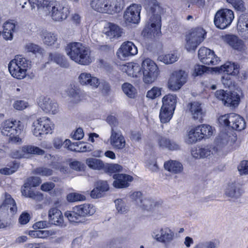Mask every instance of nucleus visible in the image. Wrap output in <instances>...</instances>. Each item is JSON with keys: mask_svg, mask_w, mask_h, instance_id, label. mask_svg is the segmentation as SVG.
Returning <instances> with one entry per match:
<instances>
[{"mask_svg": "<svg viewBox=\"0 0 248 248\" xmlns=\"http://www.w3.org/2000/svg\"><path fill=\"white\" fill-rule=\"evenodd\" d=\"M66 51L70 58L79 64L88 65L93 61L90 49L82 43H70L67 46Z\"/></svg>", "mask_w": 248, "mask_h": 248, "instance_id": "f257e3e1", "label": "nucleus"}, {"mask_svg": "<svg viewBox=\"0 0 248 248\" xmlns=\"http://www.w3.org/2000/svg\"><path fill=\"white\" fill-rule=\"evenodd\" d=\"M90 5L98 12L113 15L122 11L124 0H91Z\"/></svg>", "mask_w": 248, "mask_h": 248, "instance_id": "f03ea898", "label": "nucleus"}, {"mask_svg": "<svg viewBox=\"0 0 248 248\" xmlns=\"http://www.w3.org/2000/svg\"><path fill=\"white\" fill-rule=\"evenodd\" d=\"M2 135L9 137V141L14 143H21L22 139L19 136L21 133L23 125L20 121L7 120L0 126Z\"/></svg>", "mask_w": 248, "mask_h": 248, "instance_id": "7ed1b4c3", "label": "nucleus"}, {"mask_svg": "<svg viewBox=\"0 0 248 248\" xmlns=\"http://www.w3.org/2000/svg\"><path fill=\"white\" fill-rule=\"evenodd\" d=\"M31 62L21 55H17L8 64L10 73L15 78L21 79L26 76V73Z\"/></svg>", "mask_w": 248, "mask_h": 248, "instance_id": "20e7f679", "label": "nucleus"}, {"mask_svg": "<svg viewBox=\"0 0 248 248\" xmlns=\"http://www.w3.org/2000/svg\"><path fill=\"white\" fill-rule=\"evenodd\" d=\"M44 11L48 12L52 19L56 21H62L69 15L68 9L63 3L56 1H46Z\"/></svg>", "mask_w": 248, "mask_h": 248, "instance_id": "39448f33", "label": "nucleus"}, {"mask_svg": "<svg viewBox=\"0 0 248 248\" xmlns=\"http://www.w3.org/2000/svg\"><path fill=\"white\" fill-rule=\"evenodd\" d=\"M143 81L146 84L154 82L159 75V70L155 62L150 59L147 58L141 63Z\"/></svg>", "mask_w": 248, "mask_h": 248, "instance_id": "423d86ee", "label": "nucleus"}, {"mask_svg": "<svg viewBox=\"0 0 248 248\" xmlns=\"http://www.w3.org/2000/svg\"><path fill=\"white\" fill-rule=\"evenodd\" d=\"M54 124L50 119L46 117L40 118L34 121L31 125V131L36 137H42L43 135L52 134Z\"/></svg>", "mask_w": 248, "mask_h": 248, "instance_id": "0eeeda50", "label": "nucleus"}, {"mask_svg": "<svg viewBox=\"0 0 248 248\" xmlns=\"http://www.w3.org/2000/svg\"><path fill=\"white\" fill-rule=\"evenodd\" d=\"M206 32L202 28L193 29L186 36L185 47L188 51H195L197 46L204 40Z\"/></svg>", "mask_w": 248, "mask_h": 248, "instance_id": "6e6552de", "label": "nucleus"}, {"mask_svg": "<svg viewBox=\"0 0 248 248\" xmlns=\"http://www.w3.org/2000/svg\"><path fill=\"white\" fill-rule=\"evenodd\" d=\"M234 18L233 12L229 9L218 10L214 16V22L217 28L225 29L230 26Z\"/></svg>", "mask_w": 248, "mask_h": 248, "instance_id": "1a4fd4ad", "label": "nucleus"}, {"mask_svg": "<svg viewBox=\"0 0 248 248\" xmlns=\"http://www.w3.org/2000/svg\"><path fill=\"white\" fill-rule=\"evenodd\" d=\"M215 96L227 107H237L240 100L239 94L234 92L230 93L222 90H218L216 91Z\"/></svg>", "mask_w": 248, "mask_h": 248, "instance_id": "9d476101", "label": "nucleus"}, {"mask_svg": "<svg viewBox=\"0 0 248 248\" xmlns=\"http://www.w3.org/2000/svg\"><path fill=\"white\" fill-rule=\"evenodd\" d=\"M152 235L157 242L168 245L173 241L174 233L170 228L164 227L155 230Z\"/></svg>", "mask_w": 248, "mask_h": 248, "instance_id": "9b49d317", "label": "nucleus"}, {"mask_svg": "<svg viewBox=\"0 0 248 248\" xmlns=\"http://www.w3.org/2000/svg\"><path fill=\"white\" fill-rule=\"evenodd\" d=\"M187 74L183 70L173 72L168 81V87L172 91H177L186 82Z\"/></svg>", "mask_w": 248, "mask_h": 248, "instance_id": "f8f14e48", "label": "nucleus"}, {"mask_svg": "<svg viewBox=\"0 0 248 248\" xmlns=\"http://www.w3.org/2000/svg\"><path fill=\"white\" fill-rule=\"evenodd\" d=\"M45 151L38 147L31 145H26L22 147L20 150L12 152V156L16 158H29L31 155H43Z\"/></svg>", "mask_w": 248, "mask_h": 248, "instance_id": "ddd939ff", "label": "nucleus"}, {"mask_svg": "<svg viewBox=\"0 0 248 248\" xmlns=\"http://www.w3.org/2000/svg\"><path fill=\"white\" fill-rule=\"evenodd\" d=\"M137 53V46L130 41L124 42L117 52L118 58L122 60H125L129 57L134 56Z\"/></svg>", "mask_w": 248, "mask_h": 248, "instance_id": "4468645a", "label": "nucleus"}, {"mask_svg": "<svg viewBox=\"0 0 248 248\" xmlns=\"http://www.w3.org/2000/svg\"><path fill=\"white\" fill-rule=\"evenodd\" d=\"M38 103L40 108L46 113L55 114L59 111L57 103L49 97H41L39 99Z\"/></svg>", "mask_w": 248, "mask_h": 248, "instance_id": "2eb2a0df", "label": "nucleus"}, {"mask_svg": "<svg viewBox=\"0 0 248 248\" xmlns=\"http://www.w3.org/2000/svg\"><path fill=\"white\" fill-rule=\"evenodd\" d=\"M109 140L110 145L115 149L122 150L125 147V138L120 130L111 129Z\"/></svg>", "mask_w": 248, "mask_h": 248, "instance_id": "dca6fc26", "label": "nucleus"}, {"mask_svg": "<svg viewBox=\"0 0 248 248\" xmlns=\"http://www.w3.org/2000/svg\"><path fill=\"white\" fill-rule=\"evenodd\" d=\"M141 7L134 4L129 6L124 12V18L126 22L138 23L140 19Z\"/></svg>", "mask_w": 248, "mask_h": 248, "instance_id": "f3484780", "label": "nucleus"}, {"mask_svg": "<svg viewBox=\"0 0 248 248\" xmlns=\"http://www.w3.org/2000/svg\"><path fill=\"white\" fill-rule=\"evenodd\" d=\"M161 27V16L160 15L153 14L147 22L146 29L148 33L158 35L160 32Z\"/></svg>", "mask_w": 248, "mask_h": 248, "instance_id": "a211bd4d", "label": "nucleus"}, {"mask_svg": "<svg viewBox=\"0 0 248 248\" xmlns=\"http://www.w3.org/2000/svg\"><path fill=\"white\" fill-rule=\"evenodd\" d=\"M103 33L106 37L111 41L121 37L123 33V30L117 25L108 23L104 27Z\"/></svg>", "mask_w": 248, "mask_h": 248, "instance_id": "6ab92c4d", "label": "nucleus"}, {"mask_svg": "<svg viewBox=\"0 0 248 248\" xmlns=\"http://www.w3.org/2000/svg\"><path fill=\"white\" fill-rule=\"evenodd\" d=\"M78 80L81 85L91 87L93 89H96L100 85L99 79L89 73H81L78 76Z\"/></svg>", "mask_w": 248, "mask_h": 248, "instance_id": "aec40b11", "label": "nucleus"}, {"mask_svg": "<svg viewBox=\"0 0 248 248\" xmlns=\"http://www.w3.org/2000/svg\"><path fill=\"white\" fill-rule=\"evenodd\" d=\"M114 181L113 186L117 188H125L129 186V183L132 181L133 177L128 174L116 173L113 175Z\"/></svg>", "mask_w": 248, "mask_h": 248, "instance_id": "412c9836", "label": "nucleus"}, {"mask_svg": "<svg viewBox=\"0 0 248 248\" xmlns=\"http://www.w3.org/2000/svg\"><path fill=\"white\" fill-rule=\"evenodd\" d=\"M48 217L51 224L56 226L64 225L63 217L62 212L56 208H52L48 211Z\"/></svg>", "mask_w": 248, "mask_h": 248, "instance_id": "4be33fe9", "label": "nucleus"}, {"mask_svg": "<svg viewBox=\"0 0 248 248\" xmlns=\"http://www.w3.org/2000/svg\"><path fill=\"white\" fill-rule=\"evenodd\" d=\"M224 40L233 49L239 51L245 50L246 46L243 41L239 39L236 36L226 35L223 36Z\"/></svg>", "mask_w": 248, "mask_h": 248, "instance_id": "5701e85b", "label": "nucleus"}, {"mask_svg": "<svg viewBox=\"0 0 248 248\" xmlns=\"http://www.w3.org/2000/svg\"><path fill=\"white\" fill-rule=\"evenodd\" d=\"M16 25L14 22L7 21L3 25V31H0L3 39L6 40H12L13 39V33L16 31Z\"/></svg>", "mask_w": 248, "mask_h": 248, "instance_id": "b1692460", "label": "nucleus"}, {"mask_svg": "<svg viewBox=\"0 0 248 248\" xmlns=\"http://www.w3.org/2000/svg\"><path fill=\"white\" fill-rule=\"evenodd\" d=\"M190 112L195 120L201 121L204 115L202 104L199 102H193L188 104Z\"/></svg>", "mask_w": 248, "mask_h": 248, "instance_id": "393cba45", "label": "nucleus"}, {"mask_svg": "<svg viewBox=\"0 0 248 248\" xmlns=\"http://www.w3.org/2000/svg\"><path fill=\"white\" fill-rule=\"evenodd\" d=\"M123 70L130 77L138 78L141 75V66L137 63H128L123 66Z\"/></svg>", "mask_w": 248, "mask_h": 248, "instance_id": "a878e982", "label": "nucleus"}, {"mask_svg": "<svg viewBox=\"0 0 248 248\" xmlns=\"http://www.w3.org/2000/svg\"><path fill=\"white\" fill-rule=\"evenodd\" d=\"M225 193L227 197L237 199L242 196L243 191L238 184L232 183L228 186Z\"/></svg>", "mask_w": 248, "mask_h": 248, "instance_id": "bb28decb", "label": "nucleus"}, {"mask_svg": "<svg viewBox=\"0 0 248 248\" xmlns=\"http://www.w3.org/2000/svg\"><path fill=\"white\" fill-rule=\"evenodd\" d=\"M239 66L237 64L231 62H227L220 67L215 68L218 69L219 72H223L227 75H236L239 73Z\"/></svg>", "mask_w": 248, "mask_h": 248, "instance_id": "cd10ccee", "label": "nucleus"}, {"mask_svg": "<svg viewBox=\"0 0 248 248\" xmlns=\"http://www.w3.org/2000/svg\"><path fill=\"white\" fill-rule=\"evenodd\" d=\"M231 127L235 130L241 131L243 130L246 126V123L244 119L235 113H231Z\"/></svg>", "mask_w": 248, "mask_h": 248, "instance_id": "c85d7f7f", "label": "nucleus"}, {"mask_svg": "<svg viewBox=\"0 0 248 248\" xmlns=\"http://www.w3.org/2000/svg\"><path fill=\"white\" fill-rule=\"evenodd\" d=\"M39 35L41 36L43 43L48 46L53 45L57 41V35L52 32L48 31L46 30H42Z\"/></svg>", "mask_w": 248, "mask_h": 248, "instance_id": "c756f323", "label": "nucleus"}, {"mask_svg": "<svg viewBox=\"0 0 248 248\" xmlns=\"http://www.w3.org/2000/svg\"><path fill=\"white\" fill-rule=\"evenodd\" d=\"M1 207L5 209H10V213L14 215L17 211V207L14 200L9 194L6 193L5 199L1 205Z\"/></svg>", "mask_w": 248, "mask_h": 248, "instance_id": "7c9ffc66", "label": "nucleus"}, {"mask_svg": "<svg viewBox=\"0 0 248 248\" xmlns=\"http://www.w3.org/2000/svg\"><path fill=\"white\" fill-rule=\"evenodd\" d=\"M75 207L80 217L92 215L95 212V209L93 206L87 204L76 206Z\"/></svg>", "mask_w": 248, "mask_h": 248, "instance_id": "2f4dec72", "label": "nucleus"}, {"mask_svg": "<svg viewBox=\"0 0 248 248\" xmlns=\"http://www.w3.org/2000/svg\"><path fill=\"white\" fill-rule=\"evenodd\" d=\"M165 170L174 173H179L183 170V166L181 163L177 161L170 160L165 162Z\"/></svg>", "mask_w": 248, "mask_h": 248, "instance_id": "473e14b6", "label": "nucleus"}, {"mask_svg": "<svg viewBox=\"0 0 248 248\" xmlns=\"http://www.w3.org/2000/svg\"><path fill=\"white\" fill-rule=\"evenodd\" d=\"M176 96L173 94H168L162 98V107L167 109L175 110L176 103Z\"/></svg>", "mask_w": 248, "mask_h": 248, "instance_id": "72a5a7b5", "label": "nucleus"}, {"mask_svg": "<svg viewBox=\"0 0 248 248\" xmlns=\"http://www.w3.org/2000/svg\"><path fill=\"white\" fill-rule=\"evenodd\" d=\"M49 58L51 61H54L62 67L67 68L69 66V63L66 58L60 54L57 53H50Z\"/></svg>", "mask_w": 248, "mask_h": 248, "instance_id": "f704fd0d", "label": "nucleus"}, {"mask_svg": "<svg viewBox=\"0 0 248 248\" xmlns=\"http://www.w3.org/2000/svg\"><path fill=\"white\" fill-rule=\"evenodd\" d=\"M212 51L207 47H202L200 48L198 51V57L201 62L204 64H209L211 61L210 56H212Z\"/></svg>", "mask_w": 248, "mask_h": 248, "instance_id": "c9c22d12", "label": "nucleus"}, {"mask_svg": "<svg viewBox=\"0 0 248 248\" xmlns=\"http://www.w3.org/2000/svg\"><path fill=\"white\" fill-rule=\"evenodd\" d=\"M55 232L51 230H32L29 232V235L32 238H46L54 235Z\"/></svg>", "mask_w": 248, "mask_h": 248, "instance_id": "e433bc0d", "label": "nucleus"}, {"mask_svg": "<svg viewBox=\"0 0 248 248\" xmlns=\"http://www.w3.org/2000/svg\"><path fill=\"white\" fill-rule=\"evenodd\" d=\"M237 29L241 32L248 31V13H244L239 16Z\"/></svg>", "mask_w": 248, "mask_h": 248, "instance_id": "4c0bfd02", "label": "nucleus"}, {"mask_svg": "<svg viewBox=\"0 0 248 248\" xmlns=\"http://www.w3.org/2000/svg\"><path fill=\"white\" fill-rule=\"evenodd\" d=\"M197 127L191 129L188 132L186 142L188 143H193L201 140L203 138V136H201L200 132L198 131Z\"/></svg>", "mask_w": 248, "mask_h": 248, "instance_id": "58836bf2", "label": "nucleus"}, {"mask_svg": "<svg viewBox=\"0 0 248 248\" xmlns=\"http://www.w3.org/2000/svg\"><path fill=\"white\" fill-rule=\"evenodd\" d=\"M232 134L226 132H221L216 138L215 142L217 146H223L232 140Z\"/></svg>", "mask_w": 248, "mask_h": 248, "instance_id": "ea45409f", "label": "nucleus"}, {"mask_svg": "<svg viewBox=\"0 0 248 248\" xmlns=\"http://www.w3.org/2000/svg\"><path fill=\"white\" fill-rule=\"evenodd\" d=\"M179 57L175 52L165 55H161L158 57V60L166 64H170L177 61Z\"/></svg>", "mask_w": 248, "mask_h": 248, "instance_id": "a19ab883", "label": "nucleus"}, {"mask_svg": "<svg viewBox=\"0 0 248 248\" xmlns=\"http://www.w3.org/2000/svg\"><path fill=\"white\" fill-rule=\"evenodd\" d=\"M174 111V110L167 109L161 107L159 113L161 122L162 123L169 122L172 117Z\"/></svg>", "mask_w": 248, "mask_h": 248, "instance_id": "79ce46f5", "label": "nucleus"}, {"mask_svg": "<svg viewBox=\"0 0 248 248\" xmlns=\"http://www.w3.org/2000/svg\"><path fill=\"white\" fill-rule=\"evenodd\" d=\"M86 163L90 168L93 170H100L104 166L103 162L101 160L94 158H87Z\"/></svg>", "mask_w": 248, "mask_h": 248, "instance_id": "37998d69", "label": "nucleus"}, {"mask_svg": "<svg viewBox=\"0 0 248 248\" xmlns=\"http://www.w3.org/2000/svg\"><path fill=\"white\" fill-rule=\"evenodd\" d=\"M19 165L16 162L8 163L7 167L0 170V173L3 175H10L16 172L18 169Z\"/></svg>", "mask_w": 248, "mask_h": 248, "instance_id": "c03bdc74", "label": "nucleus"}, {"mask_svg": "<svg viewBox=\"0 0 248 248\" xmlns=\"http://www.w3.org/2000/svg\"><path fill=\"white\" fill-rule=\"evenodd\" d=\"M197 127V130L200 132L201 136H203V138H209L213 133V128L209 125L202 124Z\"/></svg>", "mask_w": 248, "mask_h": 248, "instance_id": "a18cd8bd", "label": "nucleus"}, {"mask_svg": "<svg viewBox=\"0 0 248 248\" xmlns=\"http://www.w3.org/2000/svg\"><path fill=\"white\" fill-rule=\"evenodd\" d=\"M124 93L129 98H134L136 95V90L134 86L130 83H124L122 85Z\"/></svg>", "mask_w": 248, "mask_h": 248, "instance_id": "49530a36", "label": "nucleus"}, {"mask_svg": "<svg viewBox=\"0 0 248 248\" xmlns=\"http://www.w3.org/2000/svg\"><path fill=\"white\" fill-rule=\"evenodd\" d=\"M141 3L147 10H149L153 14L159 6L156 0H141Z\"/></svg>", "mask_w": 248, "mask_h": 248, "instance_id": "de8ad7c7", "label": "nucleus"}, {"mask_svg": "<svg viewBox=\"0 0 248 248\" xmlns=\"http://www.w3.org/2000/svg\"><path fill=\"white\" fill-rule=\"evenodd\" d=\"M227 2L231 4L234 9L238 12H245L246 8L245 3L242 0H226Z\"/></svg>", "mask_w": 248, "mask_h": 248, "instance_id": "09e8293b", "label": "nucleus"}, {"mask_svg": "<svg viewBox=\"0 0 248 248\" xmlns=\"http://www.w3.org/2000/svg\"><path fill=\"white\" fill-rule=\"evenodd\" d=\"M64 216L70 222H78L80 221L81 217L78 215V212L76 211L75 207L73 208L72 210L65 212Z\"/></svg>", "mask_w": 248, "mask_h": 248, "instance_id": "8fccbe9b", "label": "nucleus"}, {"mask_svg": "<svg viewBox=\"0 0 248 248\" xmlns=\"http://www.w3.org/2000/svg\"><path fill=\"white\" fill-rule=\"evenodd\" d=\"M41 183V180L40 177L37 176H32L28 178L26 182L24 184V188L29 187H35L40 185Z\"/></svg>", "mask_w": 248, "mask_h": 248, "instance_id": "3c124183", "label": "nucleus"}, {"mask_svg": "<svg viewBox=\"0 0 248 248\" xmlns=\"http://www.w3.org/2000/svg\"><path fill=\"white\" fill-rule=\"evenodd\" d=\"M193 248H217V246L213 241H202L195 245Z\"/></svg>", "mask_w": 248, "mask_h": 248, "instance_id": "603ef678", "label": "nucleus"}, {"mask_svg": "<svg viewBox=\"0 0 248 248\" xmlns=\"http://www.w3.org/2000/svg\"><path fill=\"white\" fill-rule=\"evenodd\" d=\"M67 199L70 202L78 201H83L85 200L86 197L83 195L78 193H69L67 196Z\"/></svg>", "mask_w": 248, "mask_h": 248, "instance_id": "864d4df0", "label": "nucleus"}, {"mask_svg": "<svg viewBox=\"0 0 248 248\" xmlns=\"http://www.w3.org/2000/svg\"><path fill=\"white\" fill-rule=\"evenodd\" d=\"M155 205V202L152 199L146 198L143 199L140 204V206L147 210L151 209Z\"/></svg>", "mask_w": 248, "mask_h": 248, "instance_id": "5fc2aeb1", "label": "nucleus"}, {"mask_svg": "<svg viewBox=\"0 0 248 248\" xmlns=\"http://www.w3.org/2000/svg\"><path fill=\"white\" fill-rule=\"evenodd\" d=\"M31 5V8L34 9L37 7L38 9L42 8L43 10L45 8L46 1L48 2L49 0H28Z\"/></svg>", "mask_w": 248, "mask_h": 248, "instance_id": "6e6d98bb", "label": "nucleus"}, {"mask_svg": "<svg viewBox=\"0 0 248 248\" xmlns=\"http://www.w3.org/2000/svg\"><path fill=\"white\" fill-rule=\"evenodd\" d=\"M161 90L160 88L154 87L152 88L150 90L148 91L146 94V97L150 99H153L157 97H159L161 95Z\"/></svg>", "mask_w": 248, "mask_h": 248, "instance_id": "4d7b16f0", "label": "nucleus"}, {"mask_svg": "<svg viewBox=\"0 0 248 248\" xmlns=\"http://www.w3.org/2000/svg\"><path fill=\"white\" fill-rule=\"evenodd\" d=\"M35 173L42 176H50L52 174V170L45 167H39L34 170Z\"/></svg>", "mask_w": 248, "mask_h": 248, "instance_id": "13d9d810", "label": "nucleus"}, {"mask_svg": "<svg viewBox=\"0 0 248 248\" xmlns=\"http://www.w3.org/2000/svg\"><path fill=\"white\" fill-rule=\"evenodd\" d=\"M25 48L28 52H32L34 54L41 51V49L39 46L31 43L27 44L25 46Z\"/></svg>", "mask_w": 248, "mask_h": 248, "instance_id": "bf43d9fd", "label": "nucleus"}, {"mask_svg": "<svg viewBox=\"0 0 248 248\" xmlns=\"http://www.w3.org/2000/svg\"><path fill=\"white\" fill-rule=\"evenodd\" d=\"M117 210L120 213L123 214L125 213L127 209L125 204L123 200L121 199H117L114 201Z\"/></svg>", "mask_w": 248, "mask_h": 248, "instance_id": "052dcab7", "label": "nucleus"}, {"mask_svg": "<svg viewBox=\"0 0 248 248\" xmlns=\"http://www.w3.org/2000/svg\"><path fill=\"white\" fill-rule=\"evenodd\" d=\"M231 113L221 116L218 118L219 124L223 126H231Z\"/></svg>", "mask_w": 248, "mask_h": 248, "instance_id": "680f3d73", "label": "nucleus"}, {"mask_svg": "<svg viewBox=\"0 0 248 248\" xmlns=\"http://www.w3.org/2000/svg\"><path fill=\"white\" fill-rule=\"evenodd\" d=\"M238 170L241 175L248 174V161H242L238 166Z\"/></svg>", "mask_w": 248, "mask_h": 248, "instance_id": "e2e57ef3", "label": "nucleus"}, {"mask_svg": "<svg viewBox=\"0 0 248 248\" xmlns=\"http://www.w3.org/2000/svg\"><path fill=\"white\" fill-rule=\"evenodd\" d=\"M106 121L111 126V129H115V128L119 124V122L117 119L113 115L108 116L107 118Z\"/></svg>", "mask_w": 248, "mask_h": 248, "instance_id": "0e129e2a", "label": "nucleus"}, {"mask_svg": "<svg viewBox=\"0 0 248 248\" xmlns=\"http://www.w3.org/2000/svg\"><path fill=\"white\" fill-rule=\"evenodd\" d=\"M207 67L203 65H197L194 67L193 75L195 77L202 75L206 71Z\"/></svg>", "mask_w": 248, "mask_h": 248, "instance_id": "69168bd1", "label": "nucleus"}, {"mask_svg": "<svg viewBox=\"0 0 248 248\" xmlns=\"http://www.w3.org/2000/svg\"><path fill=\"white\" fill-rule=\"evenodd\" d=\"M70 167L77 171H81L84 170V165L81 162L74 161L70 163Z\"/></svg>", "mask_w": 248, "mask_h": 248, "instance_id": "338daca9", "label": "nucleus"}, {"mask_svg": "<svg viewBox=\"0 0 248 248\" xmlns=\"http://www.w3.org/2000/svg\"><path fill=\"white\" fill-rule=\"evenodd\" d=\"M96 187L99 188L102 193L108 191L109 189L107 182L104 181H98L96 184Z\"/></svg>", "mask_w": 248, "mask_h": 248, "instance_id": "774afa93", "label": "nucleus"}]
</instances>
